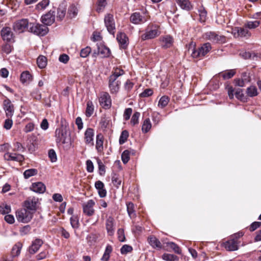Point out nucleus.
I'll return each mask as SVG.
<instances>
[{
    "mask_svg": "<svg viewBox=\"0 0 261 261\" xmlns=\"http://www.w3.org/2000/svg\"><path fill=\"white\" fill-rule=\"evenodd\" d=\"M161 33L160 27L159 25L150 23L141 35V39L143 41L153 39L159 36Z\"/></svg>",
    "mask_w": 261,
    "mask_h": 261,
    "instance_id": "obj_1",
    "label": "nucleus"
},
{
    "mask_svg": "<svg viewBox=\"0 0 261 261\" xmlns=\"http://www.w3.org/2000/svg\"><path fill=\"white\" fill-rule=\"evenodd\" d=\"M211 49L212 47L210 43H205L196 50L195 48V44L192 42L189 45L188 52L191 54V56L194 58H202L208 53Z\"/></svg>",
    "mask_w": 261,
    "mask_h": 261,
    "instance_id": "obj_2",
    "label": "nucleus"
},
{
    "mask_svg": "<svg viewBox=\"0 0 261 261\" xmlns=\"http://www.w3.org/2000/svg\"><path fill=\"white\" fill-rule=\"evenodd\" d=\"M33 212L25 208H21L16 211V217L18 221L22 223H28L32 219Z\"/></svg>",
    "mask_w": 261,
    "mask_h": 261,
    "instance_id": "obj_3",
    "label": "nucleus"
},
{
    "mask_svg": "<svg viewBox=\"0 0 261 261\" xmlns=\"http://www.w3.org/2000/svg\"><path fill=\"white\" fill-rule=\"evenodd\" d=\"M29 31L37 35L43 36L47 34L48 32V29L45 25L39 23H32Z\"/></svg>",
    "mask_w": 261,
    "mask_h": 261,
    "instance_id": "obj_4",
    "label": "nucleus"
},
{
    "mask_svg": "<svg viewBox=\"0 0 261 261\" xmlns=\"http://www.w3.org/2000/svg\"><path fill=\"white\" fill-rule=\"evenodd\" d=\"M31 25L32 23H29L27 19H21L14 23L13 29L16 32L20 33L24 32Z\"/></svg>",
    "mask_w": 261,
    "mask_h": 261,
    "instance_id": "obj_5",
    "label": "nucleus"
},
{
    "mask_svg": "<svg viewBox=\"0 0 261 261\" xmlns=\"http://www.w3.org/2000/svg\"><path fill=\"white\" fill-rule=\"evenodd\" d=\"M231 33L235 38H248L251 36L250 32L244 26V27H235L232 28Z\"/></svg>",
    "mask_w": 261,
    "mask_h": 261,
    "instance_id": "obj_6",
    "label": "nucleus"
},
{
    "mask_svg": "<svg viewBox=\"0 0 261 261\" xmlns=\"http://www.w3.org/2000/svg\"><path fill=\"white\" fill-rule=\"evenodd\" d=\"M204 37L214 43H223L226 41V38L223 35H218L215 32H208L205 33Z\"/></svg>",
    "mask_w": 261,
    "mask_h": 261,
    "instance_id": "obj_7",
    "label": "nucleus"
},
{
    "mask_svg": "<svg viewBox=\"0 0 261 261\" xmlns=\"http://www.w3.org/2000/svg\"><path fill=\"white\" fill-rule=\"evenodd\" d=\"M95 204V201L90 199L87 202L83 203L82 207L83 213L87 216H92L95 213L94 206Z\"/></svg>",
    "mask_w": 261,
    "mask_h": 261,
    "instance_id": "obj_8",
    "label": "nucleus"
},
{
    "mask_svg": "<svg viewBox=\"0 0 261 261\" xmlns=\"http://www.w3.org/2000/svg\"><path fill=\"white\" fill-rule=\"evenodd\" d=\"M105 23L108 31L114 35L115 32V24L112 14H108L105 16Z\"/></svg>",
    "mask_w": 261,
    "mask_h": 261,
    "instance_id": "obj_9",
    "label": "nucleus"
},
{
    "mask_svg": "<svg viewBox=\"0 0 261 261\" xmlns=\"http://www.w3.org/2000/svg\"><path fill=\"white\" fill-rule=\"evenodd\" d=\"M100 106L105 109H109L111 108L112 101L111 96L107 92H102L100 94L99 99Z\"/></svg>",
    "mask_w": 261,
    "mask_h": 261,
    "instance_id": "obj_10",
    "label": "nucleus"
},
{
    "mask_svg": "<svg viewBox=\"0 0 261 261\" xmlns=\"http://www.w3.org/2000/svg\"><path fill=\"white\" fill-rule=\"evenodd\" d=\"M38 199L35 197H30L27 199L23 204L24 208L31 212H34L37 210Z\"/></svg>",
    "mask_w": 261,
    "mask_h": 261,
    "instance_id": "obj_11",
    "label": "nucleus"
},
{
    "mask_svg": "<svg viewBox=\"0 0 261 261\" xmlns=\"http://www.w3.org/2000/svg\"><path fill=\"white\" fill-rule=\"evenodd\" d=\"M41 21L46 26L52 24L55 21V11L52 10L48 11L42 16Z\"/></svg>",
    "mask_w": 261,
    "mask_h": 261,
    "instance_id": "obj_12",
    "label": "nucleus"
},
{
    "mask_svg": "<svg viewBox=\"0 0 261 261\" xmlns=\"http://www.w3.org/2000/svg\"><path fill=\"white\" fill-rule=\"evenodd\" d=\"M130 21L134 24H140L145 23L147 19L139 12H135L130 16Z\"/></svg>",
    "mask_w": 261,
    "mask_h": 261,
    "instance_id": "obj_13",
    "label": "nucleus"
},
{
    "mask_svg": "<svg viewBox=\"0 0 261 261\" xmlns=\"http://www.w3.org/2000/svg\"><path fill=\"white\" fill-rule=\"evenodd\" d=\"M1 36L4 41L11 42L14 40L13 33L10 28H4L1 31Z\"/></svg>",
    "mask_w": 261,
    "mask_h": 261,
    "instance_id": "obj_14",
    "label": "nucleus"
},
{
    "mask_svg": "<svg viewBox=\"0 0 261 261\" xmlns=\"http://www.w3.org/2000/svg\"><path fill=\"white\" fill-rule=\"evenodd\" d=\"M56 140L57 143L65 144L66 142V133L61 128H57L55 132Z\"/></svg>",
    "mask_w": 261,
    "mask_h": 261,
    "instance_id": "obj_15",
    "label": "nucleus"
},
{
    "mask_svg": "<svg viewBox=\"0 0 261 261\" xmlns=\"http://www.w3.org/2000/svg\"><path fill=\"white\" fill-rule=\"evenodd\" d=\"M94 136V132L93 129L91 128H87L84 134V140L86 144L94 145L93 137Z\"/></svg>",
    "mask_w": 261,
    "mask_h": 261,
    "instance_id": "obj_16",
    "label": "nucleus"
},
{
    "mask_svg": "<svg viewBox=\"0 0 261 261\" xmlns=\"http://www.w3.org/2000/svg\"><path fill=\"white\" fill-rule=\"evenodd\" d=\"M4 107L5 110L6 116L11 118L13 115L14 107L9 100H5L4 101Z\"/></svg>",
    "mask_w": 261,
    "mask_h": 261,
    "instance_id": "obj_17",
    "label": "nucleus"
},
{
    "mask_svg": "<svg viewBox=\"0 0 261 261\" xmlns=\"http://www.w3.org/2000/svg\"><path fill=\"white\" fill-rule=\"evenodd\" d=\"M4 159L8 161H14L17 162H22L24 160V157L22 155L13 153H6L4 154Z\"/></svg>",
    "mask_w": 261,
    "mask_h": 261,
    "instance_id": "obj_18",
    "label": "nucleus"
},
{
    "mask_svg": "<svg viewBox=\"0 0 261 261\" xmlns=\"http://www.w3.org/2000/svg\"><path fill=\"white\" fill-rule=\"evenodd\" d=\"M223 246L227 251H235L238 249L237 241L234 239H231L223 243Z\"/></svg>",
    "mask_w": 261,
    "mask_h": 261,
    "instance_id": "obj_19",
    "label": "nucleus"
},
{
    "mask_svg": "<svg viewBox=\"0 0 261 261\" xmlns=\"http://www.w3.org/2000/svg\"><path fill=\"white\" fill-rule=\"evenodd\" d=\"M116 39L121 48H125L127 46L128 39L125 33L122 32L118 33L117 35Z\"/></svg>",
    "mask_w": 261,
    "mask_h": 261,
    "instance_id": "obj_20",
    "label": "nucleus"
},
{
    "mask_svg": "<svg viewBox=\"0 0 261 261\" xmlns=\"http://www.w3.org/2000/svg\"><path fill=\"white\" fill-rule=\"evenodd\" d=\"M112 79L109 78V87L111 93H116L118 92L119 89V86L120 82L116 80H112Z\"/></svg>",
    "mask_w": 261,
    "mask_h": 261,
    "instance_id": "obj_21",
    "label": "nucleus"
},
{
    "mask_svg": "<svg viewBox=\"0 0 261 261\" xmlns=\"http://www.w3.org/2000/svg\"><path fill=\"white\" fill-rule=\"evenodd\" d=\"M30 188L33 191L38 193H43L46 190L45 186L41 182L32 184Z\"/></svg>",
    "mask_w": 261,
    "mask_h": 261,
    "instance_id": "obj_22",
    "label": "nucleus"
},
{
    "mask_svg": "<svg viewBox=\"0 0 261 261\" xmlns=\"http://www.w3.org/2000/svg\"><path fill=\"white\" fill-rule=\"evenodd\" d=\"M114 220L113 217H109L106 220V226L109 235H113L115 231L114 225Z\"/></svg>",
    "mask_w": 261,
    "mask_h": 261,
    "instance_id": "obj_23",
    "label": "nucleus"
},
{
    "mask_svg": "<svg viewBox=\"0 0 261 261\" xmlns=\"http://www.w3.org/2000/svg\"><path fill=\"white\" fill-rule=\"evenodd\" d=\"M148 242L150 245L153 248L161 249L162 248V245L160 241L153 236H151L148 238Z\"/></svg>",
    "mask_w": 261,
    "mask_h": 261,
    "instance_id": "obj_24",
    "label": "nucleus"
},
{
    "mask_svg": "<svg viewBox=\"0 0 261 261\" xmlns=\"http://www.w3.org/2000/svg\"><path fill=\"white\" fill-rule=\"evenodd\" d=\"M175 2L183 10L190 11L193 9V6L189 0H175Z\"/></svg>",
    "mask_w": 261,
    "mask_h": 261,
    "instance_id": "obj_25",
    "label": "nucleus"
},
{
    "mask_svg": "<svg viewBox=\"0 0 261 261\" xmlns=\"http://www.w3.org/2000/svg\"><path fill=\"white\" fill-rule=\"evenodd\" d=\"M43 244V241L40 239H36L33 242L32 245L29 248V252L31 254L35 253Z\"/></svg>",
    "mask_w": 261,
    "mask_h": 261,
    "instance_id": "obj_26",
    "label": "nucleus"
},
{
    "mask_svg": "<svg viewBox=\"0 0 261 261\" xmlns=\"http://www.w3.org/2000/svg\"><path fill=\"white\" fill-rule=\"evenodd\" d=\"M160 41L162 42V46L164 48L170 47L173 44V39L170 36L162 37L160 38Z\"/></svg>",
    "mask_w": 261,
    "mask_h": 261,
    "instance_id": "obj_27",
    "label": "nucleus"
},
{
    "mask_svg": "<svg viewBox=\"0 0 261 261\" xmlns=\"http://www.w3.org/2000/svg\"><path fill=\"white\" fill-rule=\"evenodd\" d=\"M97 49L98 53L100 55L102 58L109 57L111 54L110 49L103 45H98Z\"/></svg>",
    "mask_w": 261,
    "mask_h": 261,
    "instance_id": "obj_28",
    "label": "nucleus"
},
{
    "mask_svg": "<svg viewBox=\"0 0 261 261\" xmlns=\"http://www.w3.org/2000/svg\"><path fill=\"white\" fill-rule=\"evenodd\" d=\"M66 13V7L63 5H59L57 9V18L60 21L63 19Z\"/></svg>",
    "mask_w": 261,
    "mask_h": 261,
    "instance_id": "obj_29",
    "label": "nucleus"
},
{
    "mask_svg": "<svg viewBox=\"0 0 261 261\" xmlns=\"http://www.w3.org/2000/svg\"><path fill=\"white\" fill-rule=\"evenodd\" d=\"M103 136L101 134H98L96 136V149H97L98 152H100L103 150Z\"/></svg>",
    "mask_w": 261,
    "mask_h": 261,
    "instance_id": "obj_30",
    "label": "nucleus"
},
{
    "mask_svg": "<svg viewBox=\"0 0 261 261\" xmlns=\"http://www.w3.org/2000/svg\"><path fill=\"white\" fill-rule=\"evenodd\" d=\"M22 246V245L20 242H17L13 246L11 250V255L13 257L18 256L20 254Z\"/></svg>",
    "mask_w": 261,
    "mask_h": 261,
    "instance_id": "obj_31",
    "label": "nucleus"
},
{
    "mask_svg": "<svg viewBox=\"0 0 261 261\" xmlns=\"http://www.w3.org/2000/svg\"><path fill=\"white\" fill-rule=\"evenodd\" d=\"M78 13V9L74 5L70 6L68 9L67 17L72 19L74 18Z\"/></svg>",
    "mask_w": 261,
    "mask_h": 261,
    "instance_id": "obj_32",
    "label": "nucleus"
},
{
    "mask_svg": "<svg viewBox=\"0 0 261 261\" xmlns=\"http://www.w3.org/2000/svg\"><path fill=\"white\" fill-rule=\"evenodd\" d=\"M152 124L149 118L145 119L142 124V131L143 133H148L151 129Z\"/></svg>",
    "mask_w": 261,
    "mask_h": 261,
    "instance_id": "obj_33",
    "label": "nucleus"
},
{
    "mask_svg": "<svg viewBox=\"0 0 261 261\" xmlns=\"http://www.w3.org/2000/svg\"><path fill=\"white\" fill-rule=\"evenodd\" d=\"M235 73V70L231 69L219 73V76L222 77L224 80H227L231 78Z\"/></svg>",
    "mask_w": 261,
    "mask_h": 261,
    "instance_id": "obj_34",
    "label": "nucleus"
},
{
    "mask_svg": "<svg viewBox=\"0 0 261 261\" xmlns=\"http://www.w3.org/2000/svg\"><path fill=\"white\" fill-rule=\"evenodd\" d=\"M124 73V71L123 70L119 68H116L114 69L112 74L110 76L109 78L112 79V80H113V79L116 80L119 76L122 75Z\"/></svg>",
    "mask_w": 261,
    "mask_h": 261,
    "instance_id": "obj_35",
    "label": "nucleus"
},
{
    "mask_svg": "<svg viewBox=\"0 0 261 261\" xmlns=\"http://www.w3.org/2000/svg\"><path fill=\"white\" fill-rule=\"evenodd\" d=\"M260 22L258 20L247 21L244 24V27L248 29H255L260 25Z\"/></svg>",
    "mask_w": 261,
    "mask_h": 261,
    "instance_id": "obj_36",
    "label": "nucleus"
},
{
    "mask_svg": "<svg viewBox=\"0 0 261 261\" xmlns=\"http://www.w3.org/2000/svg\"><path fill=\"white\" fill-rule=\"evenodd\" d=\"M247 95L251 97H254L258 94L257 89L254 86H251L246 89Z\"/></svg>",
    "mask_w": 261,
    "mask_h": 261,
    "instance_id": "obj_37",
    "label": "nucleus"
},
{
    "mask_svg": "<svg viewBox=\"0 0 261 261\" xmlns=\"http://www.w3.org/2000/svg\"><path fill=\"white\" fill-rule=\"evenodd\" d=\"M37 63L40 68H44L47 65V59L44 56H40L37 59Z\"/></svg>",
    "mask_w": 261,
    "mask_h": 261,
    "instance_id": "obj_38",
    "label": "nucleus"
},
{
    "mask_svg": "<svg viewBox=\"0 0 261 261\" xmlns=\"http://www.w3.org/2000/svg\"><path fill=\"white\" fill-rule=\"evenodd\" d=\"M38 171L36 169H30L24 171L23 176L25 179H28L30 177L37 175Z\"/></svg>",
    "mask_w": 261,
    "mask_h": 261,
    "instance_id": "obj_39",
    "label": "nucleus"
},
{
    "mask_svg": "<svg viewBox=\"0 0 261 261\" xmlns=\"http://www.w3.org/2000/svg\"><path fill=\"white\" fill-rule=\"evenodd\" d=\"M94 112V106L93 102L91 101H88L87 102V108L86 110L85 114L87 117H90L93 113Z\"/></svg>",
    "mask_w": 261,
    "mask_h": 261,
    "instance_id": "obj_40",
    "label": "nucleus"
},
{
    "mask_svg": "<svg viewBox=\"0 0 261 261\" xmlns=\"http://www.w3.org/2000/svg\"><path fill=\"white\" fill-rule=\"evenodd\" d=\"M32 79V75L30 73L25 71L23 72L20 75V81L22 83H25L29 82Z\"/></svg>",
    "mask_w": 261,
    "mask_h": 261,
    "instance_id": "obj_41",
    "label": "nucleus"
},
{
    "mask_svg": "<svg viewBox=\"0 0 261 261\" xmlns=\"http://www.w3.org/2000/svg\"><path fill=\"white\" fill-rule=\"evenodd\" d=\"M234 95L237 99L239 100L246 102L247 101V98L245 96L243 90L241 89H238L235 91Z\"/></svg>",
    "mask_w": 261,
    "mask_h": 261,
    "instance_id": "obj_42",
    "label": "nucleus"
},
{
    "mask_svg": "<svg viewBox=\"0 0 261 261\" xmlns=\"http://www.w3.org/2000/svg\"><path fill=\"white\" fill-rule=\"evenodd\" d=\"M49 0H42L36 6V9L39 11L43 10L49 5Z\"/></svg>",
    "mask_w": 261,
    "mask_h": 261,
    "instance_id": "obj_43",
    "label": "nucleus"
},
{
    "mask_svg": "<svg viewBox=\"0 0 261 261\" xmlns=\"http://www.w3.org/2000/svg\"><path fill=\"white\" fill-rule=\"evenodd\" d=\"M162 258L166 261H178L179 260V258L177 256L168 253L164 254Z\"/></svg>",
    "mask_w": 261,
    "mask_h": 261,
    "instance_id": "obj_44",
    "label": "nucleus"
},
{
    "mask_svg": "<svg viewBox=\"0 0 261 261\" xmlns=\"http://www.w3.org/2000/svg\"><path fill=\"white\" fill-rule=\"evenodd\" d=\"M167 246L170 248L172 249L176 253L181 254V250L179 247L173 242H168L167 243Z\"/></svg>",
    "mask_w": 261,
    "mask_h": 261,
    "instance_id": "obj_45",
    "label": "nucleus"
},
{
    "mask_svg": "<svg viewBox=\"0 0 261 261\" xmlns=\"http://www.w3.org/2000/svg\"><path fill=\"white\" fill-rule=\"evenodd\" d=\"M129 134L127 130H124L122 132L121 135L120 136L119 142V144L122 145L124 144L126 140H127V138L128 137Z\"/></svg>",
    "mask_w": 261,
    "mask_h": 261,
    "instance_id": "obj_46",
    "label": "nucleus"
},
{
    "mask_svg": "<svg viewBox=\"0 0 261 261\" xmlns=\"http://www.w3.org/2000/svg\"><path fill=\"white\" fill-rule=\"evenodd\" d=\"M169 99L168 96H162L158 103V106L161 108L165 107L168 103Z\"/></svg>",
    "mask_w": 261,
    "mask_h": 261,
    "instance_id": "obj_47",
    "label": "nucleus"
},
{
    "mask_svg": "<svg viewBox=\"0 0 261 261\" xmlns=\"http://www.w3.org/2000/svg\"><path fill=\"white\" fill-rule=\"evenodd\" d=\"M126 206L128 215L130 218L134 217L135 216L134 204L132 202H129L127 203Z\"/></svg>",
    "mask_w": 261,
    "mask_h": 261,
    "instance_id": "obj_48",
    "label": "nucleus"
},
{
    "mask_svg": "<svg viewBox=\"0 0 261 261\" xmlns=\"http://www.w3.org/2000/svg\"><path fill=\"white\" fill-rule=\"evenodd\" d=\"M130 159V152L128 150H124L121 154V160L124 164H126Z\"/></svg>",
    "mask_w": 261,
    "mask_h": 261,
    "instance_id": "obj_49",
    "label": "nucleus"
},
{
    "mask_svg": "<svg viewBox=\"0 0 261 261\" xmlns=\"http://www.w3.org/2000/svg\"><path fill=\"white\" fill-rule=\"evenodd\" d=\"M140 116V113L138 112H136L133 114L130 120V123L132 125H135L136 124H138Z\"/></svg>",
    "mask_w": 261,
    "mask_h": 261,
    "instance_id": "obj_50",
    "label": "nucleus"
},
{
    "mask_svg": "<svg viewBox=\"0 0 261 261\" xmlns=\"http://www.w3.org/2000/svg\"><path fill=\"white\" fill-rule=\"evenodd\" d=\"M70 224L73 228H77L79 226V221L77 216L72 215L70 218Z\"/></svg>",
    "mask_w": 261,
    "mask_h": 261,
    "instance_id": "obj_51",
    "label": "nucleus"
},
{
    "mask_svg": "<svg viewBox=\"0 0 261 261\" xmlns=\"http://www.w3.org/2000/svg\"><path fill=\"white\" fill-rule=\"evenodd\" d=\"M133 250V247L128 245H124L120 249L122 254H126L127 253L131 252Z\"/></svg>",
    "mask_w": 261,
    "mask_h": 261,
    "instance_id": "obj_52",
    "label": "nucleus"
},
{
    "mask_svg": "<svg viewBox=\"0 0 261 261\" xmlns=\"http://www.w3.org/2000/svg\"><path fill=\"white\" fill-rule=\"evenodd\" d=\"M91 51V49L90 47L87 46L86 47L82 49L81 50L80 56L82 58H86L89 56Z\"/></svg>",
    "mask_w": 261,
    "mask_h": 261,
    "instance_id": "obj_53",
    "label": "nucleus"
},
{
    "mask_svg": "<svg viewBox=\"0 0 261 261\" xmlns=\"http://www.w3.org/2000/svg\"><path fill=\"white\" fill-rule=\"evenodd\" d=\"M12 47L10 44L5 43L2 46V51L6 54H10L12 51Z\"/></svg>",
    "mask_w": 261,
    "mask_h": 261,
    "instance_id": "obj_54",
    "label": "nucleus"
},
{
    "mask_svg": "<svg viewBox=\"0 0 261 261\" xmlns=\"http://www.w3.org/2000/svg\"><path fill=\"white\" fill-rule=\"evenodd\" d=\"M11 211V207L10 205L5 204L1 205L0 207V213L2 214H8Z\"/></svg>",
    "mask_w": 261,
    "mask_h": 261,
    "instance_id": "obj_55",
    "label": "nucleus"
},
{
    "mask_svg": "<svg viewBox=\"0 0 261 261\" xmlns=\"http://www.w3.org/2000/svg\"><path fill=\"white\" fill-rule=\"evenodd\" d=\"M9 5L11 6V8L16 10L19 7L21 3V0H9Z\"/></svg>",
    "mask_w": 261,
    "mask_h": 261,
    "instance_id": "obj_56",
    "label": "nucleus"
},
{
    "mask_svg": "<svg viewBox=\"0 0 261 261\" xmlns=\"http://www.w3.org/2000/svg\"><path fill=\"white\" fill-rule=\"evenodd\" d=\"M107 4L106 0H98L97 11L99 12L103 10Z\"/></svg>",
    "mask_w": 261,
    "mask_h": 261,
    "instance_id": "obj_57",
    "label": "nucleus"
},
{
    "mask_svg": "<svg viewBox=\"0 0 261 261\" xmlns=\"http://www.w3.org/2000/svg\"><path fill=\"white\" fill-rule=\"evenodd\" d=\"M118 238L119 241L124 242L125 237L124 235V230L122 228L118 229L117 231Z\"/></svg>",
    "mask_w": 261,
    "mask_h": 261,
    "instance_id": "obj_58",
    "label": "nucleus"
},
{
    "mask_svg": "<svg viewBox=\"0 0 261 261\" xmlns=\"http://www.w3.org/2000/svg\"><path fill=\"white\" fill-rule=\"evenodd\" d=\"M97 162L98 165V169L99 171V174L102 175L105 173V166L103 164L100 160L97 159Z\"/></svg>",
    "mask_w": 261,
    "mask_h": 261,
    "instance_id": "obj_59",
    "label": "nucleus"
},
{
    "mask_svg": "<svg viewBox=\"0 0 261 261\" xmlns=\"http://www.w3.org/2000/svg\"><path fill=\"white\" fill-rule=\"evenodd\" d=\"M13 124V121L10 119V118H8V119H6L5 121V123L4 124V127L8 130L10 129Z\"/></svg>",
    "mask_w": 261,
    "mask_h": 261,
    "instance_id": "obj_60",
    "label": "nucleus"
},
{
    "mask_svg": "<svg viewBox=\"0 0 261 261\" xmlns=\"http://www.w3.org/2000/svg\"><path fill=\"white\" fill-rule=\"evenodd\" d=\"M132 109L129 108H127L125 110L123 117L125 120H128L130 118V117L132 113Z\"/></svg>",
    "mask_w": 261,
    "mask_h": 261,
    "instance_id": "obj_61",
    "label": "nucleus"
},
{
    "mask_svg": "<svg viewBox=\"0 0 261 261\" xmlns=\"http://www.w3.org/2000/svg\"><path fill=\"white\" fill-rule=\"evenodd\" d=\"M153 94V91L151 89H146L140 95L142 97H146L151 96Z\"/></svg>",
    "mask_w": 261,
    "mask_h": 261,
    "instance_id": "obj_62",
    "label": "nucleus"
},
{
    "mask_svg": "<svg viewBox=\"0 0 261 261\" xmlns=\"http://www.w3.org/2000/svg\"><path fill=\"white\" fill-rule=\"evenodd\" d=\"M48 156L52 162H55L57 161V155L54 150L50 149L49 150Z\"/></svg>",
    "mask_w": 261,
    "mask_h": 261,
    "instance_id": "obj_63",
    "label": "nucleus"
},
{
    "mask_svg": "<svg viewBox=\"0 0 261 261\" xmlns=\"http://www.w3.org/2000/svg\"><path fill=\"white\" fill-rule=\"evenodd\" d=\"M87 170L88 172L91 173L94 170V166L92 162L88 160L86 161Z\"/></svg>",
    "mask_w": 261,
    "mask_h": 261,
    "instance_id": "obj_64",
    "label": "nucleus"
}]
</instances>
